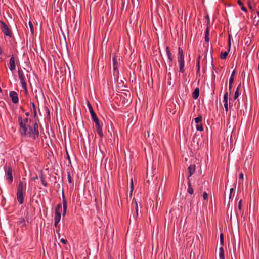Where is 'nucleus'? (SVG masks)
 <instances>
[{
  "label": "nucleus",
  "instance_id": "obj_26",
  "mask_svg": "<svg viewBox=\"0 0 259 259\" xmlns=\"http://www.w3.org/2000/svg\"><path fill=\"white\" fill-rule=\"evenodd\" d=\"M228 92H226L224 95L223 102L224 104H228Z\"/></svg>",
  "mask_w": 259,
  "mask_h": 259
},
{
  "label": "nucleus",
  "instance_id": "obj_16",
  "mask_svg": "<svg viewBox=\"0 0 259 259\" xmlns=\"http://www.w3.org/2000/svg\"><path fill=\"white\" fill-rule=\"evenodd\" d=\"M62 207L63 206V208H67V202L65 199V197L63 191H62Z\"/></svg>",
  "mask_w": 259,
  "mask_h": 259
},
{
  "label": "nucleus",
  "instance_id": "obj_3",
  "mask_svg": "<svg viewBox=\"0 0 259 259\" xmlns=\"http://www.w3.org/2000/svg\"><path fill=\"white\" fill-rule=\"evenodd\" d=\"M62 211V204L59 203L57 205L55 208V217H54V226L56 227L59 223Z\"/></svg>",
  "mask_w": 259,
  "mask_h": 259
},
{
  "label": "nucleus",
  "instance_id": "obj_32",
  "mask_svg": "<svg viewBox=\"0 0 259 259\" xmlns=\"http://www.w3.org/2000/svg\"><path fill=\"white\" fill-rule=\"evenodd\" d=\"M220 243L223 246V245H224V236H223V234L222 233H221L220 234Z\"/></svg>",
  "mask_w": 259,
  "mask_h": 259
},
{
  "label": "nucleus",
  "instance_id": "obj_40",
  "mask_svg": "<svg viewBox=\"0 0 259 259\" xmlns=\"http://www.w3.org/2000/svg\"><path fill=\"white\" fill-rule=\"evenodd\" d=\"M237 3L240 6H243V3L241 1V0H238L237 1Z\"/></svg>",
  "mask_w": 259,
  "mask_h": 259
},
{
  "label": "nucleus",
  "instance_id": "obj_15",
  "mask_svg": "<svg viewBox=\"0 0 259 259\" xmlns=\"http://www.w3.org/2000/svg\"><path fill=\"white\" fill-rule=\"evenodd\" d=\"M199 95V89L196 88L192 93V97L194 99H197Z\"/></svg>",
  "mask_w": 259,
  "mask_h": 259
},
{
  "label": "nucleus",
  "instance_id": "obj_21",
  "mask_svg": "<svg viewBox=\"0 0 259 259\" xmlns=\"http://www.w3.org/2000/svg\"><path fill=\"white\" fill-rule=\"evenodd\" d=\"M240 87H241V83H240L238 85V86L237 87L236 90L235 92L234 96V99L235 100L237 99L239 95V90Z\"/></svg>",
  "mask_w": 259,
  "mask_h": 259
},
{
  "label": "nucleus",
  "instance_id": "obj_31",
  "mask_svg": "<svg viewBox=\"0 0 259 259\" xmlns=\"http://www.w3.org/2000/svg\"><path fill=\"white\" fill-rule=\"evenodd\" d=\"M239 183H241V181H243V174L241 172L239 174Z\"/></svg>",
  "mask_w": 259,
  "mask_h": 259
},
{
  "label": "nucleus",
  "instance_id": "obj_8",
  "mask_svg": "<svg viewBox=\"0 0 259 259\" xmlns=\"http://www.w3.org/2000/svg\"><path fill=\"white\" fill-rule=\"evenodd\" d=\"M9 96L14 104H17L19 102L18 95L16 92L11 91L9 93Z\"/></svg>",
  "mask_w": 259,
  "mask_h": 259
},
{
  "label": "nucleus",
  "instance_id": "obj_34",
  "mask_svg": "<svg viewBox=\"0 0 259 259\" xmlns=\"http://www.w3.org/2000/svg\"><path fill=\"white\" fill-rule=\"evenodd\" d=\"M203 197L204 200H207L208 199V194L206 192H204L203 194Z\"/></svg>",
  "mask_w": 259,
  "mask_h": 259
},
{
  "label": "nucleus",
  "instance_id": "obj_25",
  "mask_svg": "<svg viewBox=\"0 0 259 259\" xmlns=\"http://www.w3.org/2000/svg\"><path fill=\"white\" fill-rule=\"evenodd\" d=\"M196 128L197 131H203V127L202 123H198L196 124Z\"/></svg>",
  "mask_w": 259,
  "mask_h": 259
},
{
  "label": "nucleus",
  "instance_id": "obj_51",
  "mask_svg": "<svg viewBox=\"0 0 259 259\" xmlns=\"http://www.w3.org/2000/svg\"><path fill=\"white\" fill-rule=\"evenodd\" d=\"M25 115L26 116H29V112H26L25 113Z\"/></svg>",
  "mask_w": 259,
  "mask_h": 259
},
{
  "label": "nucleus",
  "instance_id": "obj_54",
  "mask_svg": "<svg viewBox=\"0 0 259 259\" xmlns=\"http://www.w3.org/2000/svg\"><path fill=\"white\" fill-rule=\"evenodd\" d=\"M229 46H230V39L229 40Z\"/></svg>",
  "mask_w": 259,
  "mask_h": 259
},
{
  "label": "nucleus",
  "instance_id": "obj_28",
  "mask_svg": "<svg viewBox=\"0 0 259 259\" xmlns=\"http://www.w3.org/2000/svg\"><path fill=\"white\" fill-rule=\"evenodd\" d=\"M200 58H201V56L199 55L198 58V60L197 61V63H196V66H197V72H199L200 71Z\"/></svg>",
  "mask_w": 259,
  "mask_h": 259
},
{
  "label": "nucleus",
  "instance_id": "obj_30",
  "mask_svg": "<svg viewBox=\"0 0 259 259\" xmlns=\"http://www.w3.org/2000/svg\"><path fill=\"white\" fill-rule=\"evenodd\" d=\"M30 104L31 105H32V108L31 109V111L33 113L35 112V111H36V108L35 107L34 103L33 102H31Z\"/></svg>",
  "mask_w": 259,
  "mask_h": 259
},
{
  "label": "nucleus",
  "instance_id": "obj_44",
  "mask_svg": "<svg viewBox=\"0 0 259 259\" xmlns=\"http://www.w3.org/2000/svg\"><path fill=\"white\" fill-rule=\"evenodd\" d=\"M234 191V189L233 188H231L230 189V196H229V198H231V194L233 192V191Z\"/></svg>",
  "mask_w": 259,
  "mask_h": 259
},
{
  "label": "nucleus",
  "instance_id": "obj_19",
  "mask_svg": "<svg viewBox=\"0 0 259 259\" xmlns=\"http://www.w3.org/2000/svg\"><path fill=\"white\" fill-rule=\"evenodd\" d=\"M188 184V188L187 192L189 194H190V195H192L194 193V190L191 186V182H190V181H189Z\"/></svg>",
  "mask_w": 259,
  "mask_h": 259
},
{
  "label": "nucleus",
  "instance_id": "obj_55",
  "mask_svg": "<svg viewBox=\"0 0 259 259\" xmlns=\"http://www.w3.org/2000/svg\"><path fill=\"white\" fill-rule=\"evenodd\" d=\"M27 76L28 77H30V75H28V74H27Z\"/></svg>",
  "mask_w": 259,
  "mask_h": 259
},
{
  "label": "nucleus",
  "instance_id": "obj_1",
  "mask_svg": "<svg viewBox=\"0 0 259 259\" xmlns=\"http://www.w3.org/2000/svg\"><path fill=\"white\" fill-rule=\"evenodd\" d=\"M18 121L19 125V131L22 137H27L36 140L39 137L38 125L36 121L33 123L32 126L28 124L31 120L28 118H22V117H18Z\"/></svg>",
  "mask_w": 259,
  "mask_h": 259
},
{
  "label": "nucleus",
  "instance_id": "obj_17",
  "mask_svg": "<svg viewBox=\"0 0 259 259\" xmlns=\"http://www.w3.org/2000/svg\"><path fill=\"white\" fill-rule=\"evenodd\" d=\"M209 40V30L207 26L205 33V41L206 42H208Z\"/></svg>",
  "mask_w": 259,
  "mask_h": 259
},
{
  "label": "nucleus",
  "instance_id": "obj_39",
  "mask_svg": "<svg viewBox=\"0 0 259 259\" xmlns=\"http://www.w3.org/2000/svg\"><path fill=\"white\" fill-rule=\"evenodd\" d=\"M224 107H225V111H226V112H228V104H224Z\"/></svg>",
  "mask_w": 259,
  "mask_h": 259
},
{
  "label": "nucleus",
  "instance_id": "obj_35",
  "mask_svg": "<svg viewBox=\"0 0 259 259\" xmlns=\"http://www.w3.org/2000/svg\"><path fill=\"white\" fill-rule=\"evenodd\" d=\"M67 178H68V182L69 183H71L72 182V178H71V177L70 174L69 173L68 174Z\"/></svg>",
  "mask_w": 259,
  "mask_h": 259
},
{
  "label": "nucleus",
  "instance_id": "obj_4",
  "mask_svg": "<svg viewBox=\"0 0 259 259\" xmlns=\"http://www.w3.org/2000/svg\"><path fill=\"white\" fill-rule=\"evenodd\" d=\"M18 74L22 88L25 90L26 93H27V84L23 71L19 69Z\"/></svg>",
  "mask_w": 259,
  "mask_h": 259
},
{
  "label": "nucleus",
  "instance_id": "obj_14",
  "mask_svg": "<svg viewBox=\"0 0 259 259\" xmlns=\"http://www.w3.org/2000/svg\"><path fill=\"white\" fill-rule=\"evenodd\" d=\"M188 169L189 172L188 178H189V177H190L195 171V165H190L188 167Z\"/></svg>",
  "mask_w": 259,
  "mask_h": 259
},
{
  "label": "nucleus",
  "instance_id": "obj_13",
  "mask_svg": "<svg viewBox=\"0 0 259 259\" xmlns=\"http://www.w3.org/2000/svg\"><path fill=\"white\" fill-rule=\"evenodd\" d=\"M166 55L168 57V59L169 60V65L170 66H172V54L169 49V47L168 46L166 48Z\"/></svg>",
  "mask_w": 259,
  "mask_h": 259
},
{
  "label": "nucleus",
  "instance_id": "obj_11",
  "mask_svg": "<svg viewBox=\"0 0 259 259\" xmlns=\"http://www.w3.org/2000/svg\"><path fill=\"white\" fill-rule=\"evenodd\" d=\"M87 106L89 110V111L91 114V116L92 119L97 118V116L96 113H95V112L94 111L93 109L91 104L90 103V102L88 101H87Z\"/></svg>",
  "mask_w": 259,
  "mask_h": 259
},
{
  "label": "nucleus",
  "instance_id": "obj_49",
  "mask_svg": "<svg viewBox=\"0 0 259 259\" xmlns=\"http://www.w3.org/2000/svg\"><path fill=\"white\" fill-rule=\"evenodd\" d=\"M248 5H249V7L250 8V9L252 10L253 7H252V6L250 4H249Z\"/></svg>",
  "mask_w": 259,
  "mask_h": 259
},
{
  "label": "nucleus",
  "instance_id": "obj_2",
  "mask_svg": "<svg viewBox=\"0 0 259 259\" xmlns=\"http://www.w3.org/2000/svg\"><path fill=\"white\" fill-rule=\"evenodd\" d=\"M184 52L181 47L178 48V63L179 65V71L181 73L185 72V60H184Z\"/></svg>",
  "mask_w": 259,
  "mask_h": 259
},
{
  "label": "nucleus",
  "instance_id": "obj_5",
  "mask_svg": "<svg viewBox=\"0 0 259 259\" xmlns=\"http://www.w3.org/2000/svg\"><path fill=\"white\" fill-rule=\"evenodd\" d=\"M1 30L3 33L7 36L11 37L12 36V34L10 29L9 28L8 26L6 25V24L3 21L1 22Z\"/></svg>",
  "mask_w": 259,
  "mask_h": 259
},
{
  "label": "nucleus",
  "instance_id": "obj_46",
  "mask_svg": "<svg viewBox=\"0 0 259 259\" xmlns=\"http://www.w3.org/2000/svg\"><path fill=\"white\" fill-rule=\"evenodd\" d=\"M66 154H67V159H68L69 162H70V157H69V154H68L67 152H66Z\"/></svg>",
  "mask_w": 259,
  "mask_h": 259
},
{
  "label": "nucleus",
  "instance_id": "obj_29",
  "mask_svg": "<svg viewBox=\"0 0 259 259\" xmlns=\"http://www.w3.org/2000/svg\"><path fill=\"white\" fill-rule=\"evenodd\" d=\"M29 28H30V31L31 32V33L33 34V33H34L33 26L31 21L29 22Z\"/></svg>",
  "mask_w": 259,
  "mask_h": 259
},
{
  "label": "nucleus",
  "instance_id": "obj_22",
  "mask_svg": "<svg viewBox=\"0 0 259 259\" xmlns=\"http://www.w3.org/2000/svg\"><path fill=\"white\" fill-rule=\"evenodd\" d=\"M229 50L228 51L222 52L220 58L221 59H225L228 54Z\"/></svg>",
  "mask_w": 259,
  "mask_h": 259
},
{
  "label": "nucleus",
  "instance_id": "obj_23",
  "mask_svg": "<svg viewBox=\"0 0 259 259\" xmlns=\"http://www.w3.org/2000/svg\"><path fill=\"white\" fill-rule=\"evenodd\" d=\"M194 120H195V122L196 123V124H198V123H202V117L201 115H199L198 117H196V118H194Z\"/></svg>",
  "mask_w": 259,
  "mask_h": 259
},
{
  "label": "nucleus",
  "instance_id": "obj_10",
  "mask_svg": "<svg viewBox=\"0 0 259 259\" xmlns=\"http://www.w3.org/2000/svg\"><path fill=\"white\" fill-rule=\"evenodd\" d=\"M26 185V183L23 181H19L17 187V192H23Z\"/></svg>",
  "mask_w": 259,
  "mask_h": 259
},
{
  "label": "nucleus",
  "instance_id": "obj_6",
  "mask_svg": "<svg viewBox=\"0 0 259 259\" xmlns=\"http://www.w3.org/2000/svg\"><path fill=\"white\" fill-rule=\"evenodd\" d=\"M93 120L94 121L95 123V127L99 136H100V137L102 138L104 135L102 132V126L100 124L99 119L97 117L93 119Z\"/></svg>",
  "mask_w": 259,
  "mask_h": 259
},
{
  "label": "nucleus",
  "instance_id": "obj_48",
  "mask_svg": "<svg viewBox=\"0 0 259 259\" xmlns=\"http://www.w3.org/2000/svg\"><path fill=\"white\" fill-rule=\"evenodd\" d=\"M33 114H34V118L37 117V112L36 111H35V112H33Z\"/></svg>",
  "mask_w": 259,
  "mask_h": 259
},
{
  "label": "nucleus",
  "instance_id": "obj_50",
  "mask_svg": "<svg viewBox=\"0 0 259 259\" xmlns=\"http://www.w3.org/2000/svg\"><path fill=\"white\" fill-rule=\"evenodd\" d=\"M57 234H58V237H59V238H60V234L59 233V231H57Z\"/></svg>",
  "mask_w": 259,
  "mask_h": 259
},
{
  "label": "nucleus",
  "instance_id": "obj_37",
  "mask_svg": "<svg viewBox=\"0 0 259 259\" xmlns=\"http://www.w3.org/2000/svg\"><path fill=\"white\" fill-rule=\"evenodd\" d=\"M241 204H242V200H240L239 202V203H238V209L239 210H241Z\"/></svg>",
  "mask_w": 259,
  "mask_h": 259
},
{
  "label": "nucleus",
  "instance_id": "obj_53",
  "mask_svg": "<svg viewBox=\"0 0 259 259\" xmlns=\"http://www.w3.org/2000/svg\"><path fill=\"white\" fill-rule=\"evenodd\" d=\"M131 187L132 188H133V182L132 181V183H131Z\"/></svg>",
  "mask_w": 259,
  "mask_h": 259
},
{
  "label": "nucleus",
  "instance_id": "obj_38",
  "mask_svg": "<svg viewBox=\"0 0 259 259\" xmlns=\"http://www.w3.org/2000/svg\"><path fill=\"white\" fill-rule=\"evenodd\" d=\"M241 9L243 11H244V12H247V9H246V8L244 6H243H243H241Z\"/></svg>",
  "mask_w": 259,
  "mask_h": 259
},
{
  "label": "nucleus",
  "instance_id": "obj_45",
  "mask_svg": "<svg viewBox=\"0 0 259 259\" xmlns=\"http://www.w3.org/2000/svg\"><path fill=\"white\" fill-rule=\"evenodd\" d=\"M124 5H125V2H124V1H123L122 3V10L123 9Z\"/></svg>",
  "mask_w": 259,
  "mask_h": 259
},
{
  "label": "nucleus",
  "instance_id": "obj_52",
  "mask_svg": "<svg viewBox=\"0 0 259 259\" xmlns=\"http://www.w3.org/2000/svg\"><path fill=\"white\" fill-rule=\"evenodd\" d=\"M38 179V176H36L35 177H33V179L35 180V179Z\"/></svg>",
  "mask_w": 259,
  "mask_h": 259
},
{
  "label": "nucleus",
  "instance_id": "obj_41",
  "mask_svg": "<svg viewBox=\"0 0 259 259\" xmlns=\"http://www.w3.org/2000/svg\"><path fill=\"white\" fill-rule=\"evenodd\" d=\"M232 84L233 83H231L230 84V82H229V91H230V92H231V89H232Z\"/></svg>",
  "mask_w": 259,
  "mask_h": 259
},
{
  "label": "nucleus",
  "instance_id": "obj_43",
  "mask_svg": "<svg viewBox=\"0 0 259 259\" xmlns=\"http://www.w3.org/2000/svg\"><path fill=\"white\" fill-rule=\"evenodd\" d=\"M48 116H50V111L47 107H45Z\"/></svg>",
  "mask_w": 259,
  "mask_h": 259
},
{
  "label": "nucleus",
  "instance_id": "obj_12",
  "mask_svg": "<svg viewBox=\"0 0 259 259\" xmlns=\"http://www.w3.org/2000/svg\"><path fill=\"white\" fill-rule=\"evenodd\" d=\"M17 199L19 204H22L24 202L23 192H17Z\"/></svg>",
  "mask_w": 259,
  "mask_h": 259
},
{
  "label": "nucleus",
  "instance_id": "obj_27",
  "mask_svg": "<svg viewBox=\"0 0 259 259\" xmlns=\"http://www.w3.org/2000/svg\"><path fill=\"white\" fill-rule=\"evenodd\" d=\"M40 180H41V182L42 184V185L45 186V187H47L48 186V183H47V182H46L45 181V178L44 177V176L42 175L41 176H40Z\"/></svg>",
  "mask_w": 259,
  "mask_h": 259
},
{
  "label": "nucleus",
  "instance_id": "obj_20",
  "mask_svg": "<svg viewBox=\"0 0 259 259\" xmlns=\"http://www.w3.org/2000/svg\"><path fill=\"white\" fill-rule=\"evenodd\" d=\"M112 61H113V69L114 70H115L116 69H117V66H118L117 61L116 57L115 56H114L112 58Z\"/></svg>",
  "mask_w": 259,
  "mask_h": 259
},
{
  "label": "nucleus",
  "instance_id": "obj_33",
  "mask_svg": "<svg viewBox=\"0 0 259 259\" xmlns=\"http://www.w3.org/2000/svg\"><path fill=\"white\" fill-rule=\"evenodd\" d=\"M135 211L136 213V216L137 217L138 215V204L136 200H135Z\"/></svg>",
  "mask_w": 259,
  "mask_h": 259
},
{
  "label": "nucleus",
  "instance_id": "obj_18",
  "mask_svg": "<svg viewBox=\"0 0 259 259\" xmlns=\"http://www.w3.org/2000/svg\"><path fill=\"white\" fill-rule=\"evenodd\" d=\"M219 257L220 259H225L224 250L223 247L219 248Z\"/></svg>",
  "mask_w": 259,
  "mask_h": 259
},
{
  "label": "nucleus",
  "instance_id": "obj_24",
  "mask_svg": "<svg viewBox=\"0 0 259 259\" xmlns=\"http://www.w3.org/2000/svg\"><path fill=\"white\" fill-rule=\"evenodd\" d=\"M235 74V71L234 70L232 72V73L231 75V76L230 77V79H229V82H230V84L233 83V82H234Z\"/></svg>",
  "mask_w": 259,
  "mask_h": 259
},
{
  "label": "nucleus",
  "instance_id": "obj_47",
  "mask_svg": "<svg viewBox=\"0 0 259 259\" xmlns=\"http://www.w3.org/2000/svg\"><path fill=\"white\" fill-rule=\"evenodd\" d=\"M24 223H25V220L23 218L22 219L21 221H20V224Z\"/></svg>",
  "mask_w": 259,
  "mask_h": 259
},
{
  "label": "nucleus",
  "instance_id": "obj_7",
  "mask_svg": "<svg viewBox=\"0 0 259 259\" xmlns=\"http://www.w3.org/2000/svg\"><path fill=\"white\" fill-rule=\"evenodd\" d=\"M12 172L13 170L11 166L8 167V169L6 171V179L9 184H11L13 180Z\"/></svg>",
  "mask_w": 259,
  "mask_h": 259
},
{
  "label": "nucleus",
  "instance_id": "obj_36",
  "mask_svg": "<svg viewBox=\"0 0 259 259\" xmlns=\"http://www.w3.org/2000/svg\"><path fill=\"white\" fill-rule=\"evenodd\" d=\"M60 241L64 244H66L67 242V240L64 238H61Z\"/></svg>",
  "mask_w": 259,
  "mask_h": 259
},
{
  "label": "nucleus",
  "instance_id": "obj_9",
  "mask_svg": "<svg viewBox=\"0 0 259 259\" xmlns=\"http://www.w3.org/2000/svg\"><path fill=\"white\" fill-rule=\"evenodd\" d=\"M15 58L12 55L9 60V67L11 71L13 72L16 69Z\"/></svg>",
  "mask_w": 259,
  "mask_h": 259
},
{
  "label": "nucleus",
  "instance_id": "obj_42",
  "mask_svg": "<svg viewBox=\"0 0 259 259\" xmlns=\"http://www.w3.org/2000/svg\"><path fill=\"white\" fill-rule=\"evenodd\" d=\"M63 216H65L66 213V211H67V208H63Z\"/></svg>",
  "mask_w": 259,
  "mask_h": 259
}]
</instances>
